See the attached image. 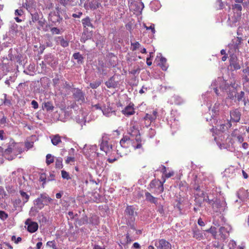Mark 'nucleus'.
I'll list each match as a JSON object with an SVG mask.
<instances>
[{
  "mask_svg": "<svg viewBox=\"0 0 249 249\" xmlns=\"http://www.w3.org/2000/svg\"><path fill=\"white\" fill-rule=\"evenodd\" d=\"M210 89H213L217 96H224L227 95V98L230 99H233L234 96V88L231 86V84L227 83L222 77H218L217 79L213 81ZM244 95L245 92L241 91L235 95V96L238 101H240L242 100Z\"/></svg>",
  "mask_w": 249,
  "mask_h": 249,
  "instance_id": "obj_1",
  "label": "nucleus"
},
{
  "mask_svg": "<svg viewBox=\"0 0 249 249\" xmlns=\"http://www.w3.org/2000/svg\"><path fill=\"white\" fill-rule=\"evenodd\" d=\"M144 141L142 140L141 137L137 138L131 135L124 136L120 140V147L117 149L118 154L121 156L127 155L131 151V148L134 150H141L143 151L142 145Z\"/></svg>",
  "mask_w": 249,
  "mask_h": 249,
  "instance_id": "obj_2",
  "label": "nucleus"
},
{
  "mask_svg": "<svg viewBox=\"0 0 249 249\" xmlns=\"http://www.w3.org/2000/svg\"><path fill=\"white\" fill-rule=\"evenodd\" d=\"M202 196H200V199L199 198H196V202L199 203V206H201V204L203 201H206L209 204L212 205V208L216 212L221 213L225 211L227 208V204L224 199L221 200L220 199H214L210 196H205V195L202 192Z\"/></svg>",
  "mask_w": 249,
  "mask_h": 249,
  "instance_id": "obj_3",
  "label": "nucleus"
},
{
  "mask_svg": "<svg viewBox=\"0 0 249 249\" xmlns=\"http://www.w3.org/2000/svg\"><path fill=\"white\" fill-rule=\"evenodd\" d=\"M219 106L220 104L219 103H215L212 110L213 114L211 118L209 119L208 117H206V119L207 121H209V120H210L211 122V124L213 126L212 129L213 130H214V127H215V129H218V131L224 132L231 126V122H229L228 120L223 123L221 121H218L216 119L214 118L218 112Z\"/></svg>",
  "mask_w": 249,
  "mask_h": 249,
  "instance_id": "obj_4",
  "label": "nucleus"
},
{
  "mask_svg": "<svg viewBox=\"0 0 249 249\" xmlns=\"http://www.w3.org/2000/svg\"><path fill=\"white\" fill-rule=\"evenodd\" d=\"M25 5L26 8L30 13L31 17V19L29 21L30 25H33L34 23H37V29H44L43 27L45 25L46 20L43 18L42 13L29 4H26Z\"/></svg>",
  "mask_w": 249,
  "mask_h": 249,
  "instance_id": "obj_5",
  "label": "nucleus"
},
{
  "mask_svg": "<svg viewBox=\"0 0 249 249\" xmlns=\"http://www.w3.org/2000/svg\"><path fill=\"white\" fill-rule=\"evenodd\" d=\"M21 152V148H19V144L15 143L13 140L11 141L8 146V148L5 149L3 151V149L0 147V152L3 153L4 156L8 160H11L14 159V157L10 156L7 157V155L10 153H13L15 155L17 154L18 152L20 153Z\"/></svg>",
  "mask_w": 249,
  "mask_h": 249,
  "instance_id": "obj_6",
  "label": "nucleus"
},
{
  "mask_svg": "<svg viewBox=\"0 0 249 249\" xmlns=\"http://www.w3.org/2000/svg\"><path fill=\"white\" fill-rule=\"evenodd\" d=\"M52 199L46 194H41L39 197L35 201V206L38 209H41L46 205L52 201Z\"/></svg>",
  "mask_w": 249,
  "mask_h": 249,
  "instance_id": "obj_7",
  "label": "nucleus"
},
{
  "mask_svg": "<svg viewBox=\"0 0 249 249\" xmlns=\"http://www.w3.org/2000/svg\"><path fill=\"white\" fill-rule=\"evenodd\" d=\"M100 149L104 151L107 154L109 153L112 148V142L108 136H103L100 142Z\"/></svg>",
  "mask_w": 249,
  "mask_h": 249,
  "instance_id": "obj_8",
  "label": "nucleus"
},
{
  "mask_svg": "<svg viewBox=\"0 0 249 249\" xmlns=\"http://www.w3.org/2000/svg\"><path fill=\"white\" fill-rule=\"evenodd\" d=\"M230 66L231 68L233 67V70H239L241 68L239 61L235 53L230 54Z\"/></svg>",
  "mask_w": 249,
  "mask_h": 249,
  "instance_id": "obj_9",
  "label": "nucleus"
},
{
  "mask_svg": "<svg viewBox=\"0 0 249 249\" xmlns=\"http://www.w3.org/2000/svg\"><path fill=\"white\" fill-rule=\"evenodd\" d=\"M155 246L157 249H172L171 244L163 239L155 241Z\"/></svg>",
  "mask_w": 249,
  "mask_h": 249,
  "instance_id": "obj_10",
  "label": "nucleus"
},
{
  "mask_svg": "<svg viewBox=\"0 0 249 249\" xmlns=\"http://www.w3.org/2000/svg\"><path fill=\"white\" fill-rule=\"evenodd\" d=\"M73 98L78 103L82 104L85 102V94L79 89H76L73 92Z\"/></svg>",
  "mask_w": 249,
  "mask_h": 249,
  "instance_id": "obj_11",
  "label": "nucleus"
},
{
  "mask_svg": "<svg viewBox=\"0 0 249 249\" xmlns=\"http://www.w3.org/2000/svg\"><path fill=\"white\" fill-rule=\"evenodd\" d=\"M242 40L241 37H237L235 42L229 45L230 53H236L239 52V47L241 44Z\"/></svg>",
  "mask_w": 249,
  "mask_h": 249,
  "instance_id": "obj_12",
  "label": "nucleus"
},
{
  "mask_svg": "<svg viewBox=\"0 0 249 249\" xmlns=\"http://www.w3.org/2000/svg\"><path fill=\"white\" fill-rule=\"evenodd\" d=\"M241 17V15H240L239 14L238 15L234 14L233 16L229 18L228 20V25L231 27L237 26L239 24Z\"/></svg>",
  "mask_w": 249,
  "mask_h": 249,
  "instance_id": "obj_13",
  "label": "nucleus"
},
{
  "mask_svg": "<svg viewBox=\"0 0 249 249\" xmlns=\"http://www.w3.org/2000/svg\"><path fill=\"white\" fill-rule=\"evenodd\" d=\"M129 8L131 10L141 13L144 8V4L141 1L134 2L131 3Z\"/></svg>",
  "mask_w": 249,
  "mask_h": 249,
  "instance_id": "obj_14",
  "label": "nucleus"
},
{
  "mask_svg": "<svg viewBox=\"0 0 249 249\" xmlns=\"http://www.w3.org/2000/svg\"><path fill=\"white\" fill-rule=\"evenodd\" d=\"M26 225L27 226V230L31 233L36 231L38 228V224L36 222H33L30 219H27L25 222Z\"/></svg>",
  "mask_w": 249,
  "mask_h": 249,
  "instance_id": "obj_15",
  "label": "nucleus"
},
{
  "mask_svg": "<svg viewBox=\"0 0 249 249\" xmlns=\"http://www.w3.org/2000/svg\"><path fill=\"white\" fill-rule=\"evenodd\" d=\"M231 229V228L230 226L221 227L219 229V235L220 236L221 238L224 240L227 238Z\"/></svg>",
  "mask_w": 249,
  "mask_h": 249,
  "instance_id": "obj_16",
  "label": "nucleus"
},
{
  "mask_svg": "<svg viewBox=\"0 0 249 249\" xmlns=\"http://www.w3.org/2000/svg\"><path fill=\"white\" fill-rule=\"evenodd\" d=\"M158 113L157 111L153 110L152 113H146L144 117L145 121L148 120V125H150L152 122L154 121L157 117Z\"/></svg>",
  "mask_w": 249,
  "mask_h": 249,
  "instance_id": "obj_17",
  "label": "nucleus"
},
{
  "mask_svg": "<svg viewBox=\"0 0 249 249\" xmlns=\"http://www.w3.org/2000/svg\"><path fill=\"white\" fill-rule=\"evenodd\" d=\"M24 11L21 8L18 9L15 11V17L14 19L17 22H21L24 19Z\"/></svg>",
  "mask_w": 249,
  "mask_h": 249,
  "instance_id": "obj_18",
  "label": "nucleus"
},
{
  "mask_svg": "<svg viewBox=\"0 0 249 249\" xmlns=\"http://www.w3.org/2000/svg\"><path fill=\"white\" fill-rule=\"evenodd\" d=\"M157 57L160 58V62L158 63V65L160 67L163 71H166L168 67L166 63V59L162 56L161 53H159Z\"/></svg>",
  "mask_w": 249,
  "mask_h": 249,
  "instance_id": "obj_19",
  "label": "nucleus"
},
{
  "mask_svg": "<svg viewBox=\"0 0 249 249\" xmlns=\"http://www.w3.org/2000/svg\"><path fill=\"white\" fill-rule=\"evenodd\" d=\"M130 127L128 130V135L131 136H134V137L137 138L138 136L141 137L138 127L132 124H131Z\"/></svg>",
  "mask_w": 249,
  "mask_h": 249,
  "instance_id": "obj_20",
  "label": "nucleus"
},
{
  "mask_svg": "<svg viewBox=\"0 0 249 249\" xmlns=\"http://www.w3.org/2000/svg\"><path fill=\"white\" fill-rule=\"evenodd\" d=\"M125 213L126 215L128 216L131 221H133L134 220V216L136 214V213L134 211V209L132 206H127L125 209Z\"/></svg>",
  "mask_w": 249,
  "mask_h": 249,
  "instance_id": "obj_21",
  "label": "nucleus"
},
{
  "mask_svg": "<svg viewBox=\"0 0 249 249\" xmlns=\"http://www.w3.org/2000/svg\"><path fill=\"white\" fill-rule=\"evenodd\" d=\"M231 119L233 122H238L240 120L241 114L237 109L231 111Z\"/></svg>",
  "mask_w": 249,
  "mask_h": 249,
  "instance_id": "obj_22",
  "label": "nucleus"
},
{
  "mask_svg": "<svg viewBox=\"0 0 249 249\" xmlns=\"http://www.w3.org/2000/svg\"><path fill=\"white\" fill-rule=\"evenodd\" d=\"M55 41L57 44L60 45L64 48L68 47L69 44V41L61 36L55 37Z\"/></svg>",
  "mask_w": 249,
  "mask_h": 249,
  "instance_id": "obj_23",
  "label": "nucleus"
},
{
  "mask_svg": "<svg viewBox=\"0 0 249 249\" xmlns=\"http://www.w3.org/2000/svg\"><path fill=\"white\" fill-rule=\"evenodd\" d=\"M237 196L242 201H244L248 197V192L244 189H240L237 192Z\"/></svg>",
  "mask_w": 249,
  "mask_h": 249,
  "instance_id": "obj_24",
  "label": "nucleus"
},
{
  "mask_svg": "<svg viewBox=\"0 0 249 249\" xmlns=\"http://www.w3.org/2000/svg\"><path fill=\"white\" fill-rule=\"evenodd\" d=\"M122 113L125 116H128L134 114L135 111L132 106L128 105L122 110Z\"/></svg>",
  "mask_w": 249,
  "mask_h": 249,
  "instance_id": "obj_25",
  "label": "nucleus"
},
{
  "mask_svg": "<svg viewBox=\"0 0 249 249\" xmlns=\"http://www.w3.org/2000/svg\"><path fill=\"white\" fill-rule=\"evenodd\" d=\"M106 85L108 88H115L118 86V82L115 81L113 77H112L106 82Z\"/></svg>",
  "mask_w": 249,
  "mask_h": 249,
  "instance_id": "obj_26",
  "label": "nucleus"
},
{
  "mask_svg": "<svg viewBox=\"0 0 249 249\" xmlns=\"http://www.w3.org/2000/svg\"><path fill=\"white\" fill-rule=\"evenodd\" d=\"M145 197L147 200L154 203L156 205L158 204V198L152 196L149 193H145Z\"/></svg>",
  "mask_w": 249,
  "mask_h": 249,
  "instance_id": "obj_27",
  "label": "nucleus"
},
{
  "mask_svg": "<svg viewBox=\"0 0 249 249\" xmlns=\"http://www.w3.org/2000/svg\"><path fill=\"white\" fill-rule=\"evenodd\" d=\"M51 138L52 143L54 145H57L59 143L61 142V137L58 134L51 136Z\"/></svg>",
  "mask_w": 249,
  "mask_h": 249,
  "instance_id": "obj_28",
  "label": "nucleus"
},
{
  "mask_svg": "<svg viewBox=\"0 0 249 249\" xmlns=\"http://www.w3.org/2000/svg\"><path fill=\"white\" fill-rule=\"evenodd\" d=\"M232 10L234 14L238 15L239 14L240 15H241L242 7L241 4H234L232 5Z\"/></svg>",
  "mask_w": 249,
  "mask_h": 249,
  "instance_id": "obj_29",
  "label": "nucleus"
},
{
  "mask_svg": "<svg viewBox=\"0 0 249 249\" xmlns=\"http://www.w3.org/2000/svg\"><path fill=\"white\" fill-rule=\"evenodd\" d=\"M212 91H208L204 94H203L202 97L203 99L205 102H211L212 98V94H211Z\"/></svg>",
  "mask_w": 249,
  "mask_h": 249,
  "instance_id": "obj_30",
  "label": "nucleus"
},
{
  "mask_svg": "<svg viewBox=\"0 0 249 249\" xmlns=\"http://www.w3.org/2000/svg\"><path fill=\"white\" fill-rule=\"evenodd\" d=\"M53 85L54 88L60 91V93L62 94L63 93V89H61L60 87L58 85L59 83V79L57 78H55L53 79Z\"/></svg>",
  "mask_w": 249,
  "mask_h": 249,
  "instance_id": "obj_31",
  "label": "nucleus"
},
{
  "mask_svg": "<svg viewBox=\"0 0 249 249\" xmlns=\"http://www.w3.org/2000/svg\"><path fill=\"white\" fill-rule=\"evenodd\" d=\"M19 193L22 197L23 203H25L27 202L29 200V195H28L26 192H24L22 190H20L19 191Z\"/></svg>",
  "mask_w": 249,
  "mask_h": 249,
  "instance_id": "obj_32",
  "label": "nucleus"
},
{
  "mask_svg": "<svg viewBox=\"0 0 249 249\" xmlns=\"http://www.w3.org/2000/svg\"><path fill=\"white\" fill-rule=\"evenodd\" d=\"M82 24L85 28L92 26L90 18L89 17L82 19Z\"/></svg>",
  "mask_w": 249,
  "mask_h": 249,
  "instance_id": "obj_33",
  "label": "nucleus"
},
{
  "mask_svg": "<svg viewBox=\"0 0 249 249\" xmlns=\"http://www.w3.org/2000/svg\"><path fill=\"white\" fill-rule=\"evenodd\" d=\"M61 89H63V93L62 94H65L64 92H67L68 90H70L71 88V86L68 84L67 82H65V83H63L61 85Z\"/></svg>",
  "mask_w": 249,
  "mask_h": 249,
  "instance_id": "obj_34",
  "label": "nucleus"
},
{
  "mask_svg": "<svg viewBox=\"0 0 249 249\" xmlns=\"http://www.w3.org/2000/svg\"><path fill=\"white\" fill-rule=\"evenodd\" d=\"M194 237L197 239H201L203 237L202 233L198 230H195L194 231Z\"/></svg>",
  "mask_w": 249,
  "mask_h": 249,
  "instance_id": "obj_35",
  "label": "nucleus"
},
{
  "mask_svg": "<svg viewBox=\"0 0 249 249\" xmlns=\"http://www.w3.org/2000/svg\"><path fill=\"white\" fill-rule=\"evenodd\" d=\"M63 159L62 158L58 157L55 160V167L57 168H62L63 167L62 164Z\"/></svg>",
  "mask_w": 249,
  "mask_h": 249,
  "instance_id": "obj_36",
  "label": "nucleus"
},
{
  "mask_svg": "<svg viewBox=\"0 0 249 249\" xmlns=\"http://www.w3.org/2000/svg\"><path fill=\"white\" fill-rule=\"evenodd\" d=\"M101 112L103 113V114L104 115H105L107 117L110 116L112 113V111L111 109L109 108H105H105H103Z\"/></svg>",
  "mask_w": 249,
  "mask_h": 249,
  "instance_id": "obj_37",
  "label": "nucleus"
},
{
  "mask_svg": "<svg viewBox=\"0 0 249 249\" xmlns=\"http://www.w3.org/2000/svg\"><path fill=\"white\" fill-rule=\"evenodd\" d=\"M54 161V157L51 154H47L46 156V162L47 165H50Z\"/></svg>",
  "mask_w": 249,
  "mask_h": 249,
  "instance_id": "obj_38",
  "label": "nucleus"
},
{
  "mask_svg": "<svg viewBox=\"0 0 249 249\" xmlns=\"http://www.w3.org/2000/svg\"><path fill=\"white\" fill-rule=\"evenodd\" d=\"M206 231H207V232L211 233L212 234V235H213V236L215 238H217V232L216 231V229H215V228L214 227H212L211 228H210V229H208Z\"/></svg>",
  "mask_w": 249,
  "mask_h": 249,
  "instance_id": "obj_39",
  "label": "nucleus"
},
{
  "mask_svg": "<svg viewBox=\"0 0 249 249\" xmlns=\"http://www.w3.org/2000/svg\"><path fill=\"white\" fill-rule=\"evenodd\" d=\"M73 57L75 59H77L78 62H82L83 59V56L79 53H74L73 54Z\"/></svg>",
  "mask_w": 249,
  "mask_h": 249,
  "instance_id": "obj_40",
  "label": "nucleus"
},
{
  "mask_svg": "<svg viewBox=\"0 0 249 249\" xmlns=\"http://www.w3.org/2000/svg\"><path fill=\"white\" fill-rule=\"evenodd\" d=\"M8 57L12 61H13V60L16 61L17 62H19V63H20V62L21 61L20 60L21 56L20 54H18L14 57L12 56V55H11L10 54H9L8 55Z\"/></svg>",
  "mask_w": 249,
  "mask_h": 249,
  "instance_id": "obj_41",
  "label": "nucleus"
},
{
  "mask_svg": "<svg viewBox=\"0 0 249 249\" xmlns=\"http://www.w3.org/2000/svg\"><path fill=\"white\" fill-rule=\"evenodd\" d=\"M143 26L147 30H151L153 34L155 33V25L154 24H151L149 26H147L144 24Z\"/></svg>",
  "mask_w": 249,
  "mask_h": 249,
  "instance_id": "obj_42",
  "label": "nucleus"
},
{
  "mask_svg": "<svg viewBox=\"0 0 249 249\" xmlns=\"http://www.w3.org/2000/svg\"><path fill=\"white\" fill-rule=\"evenodd\" d=\"M61 176H62V178L64 179H66L67 180H69L71 178V177L70 176L69 173L66 172L65 170L61 171Z\"/></svg>",
  "mask_w": 249,
  "mask_h": 249,
  "instance_id": "obj_43",
  "label": "nucleus"
},
{
  "mask_svg": "<svg viewBox=\"0 0 249 249\" xmlns=\"http://www.w3.org/2000/svg\"><path fill=\"white\" fill-rule=\"evenodd\" d=\"M101 83V82L99 81H95L93 83H91L90 84V87L93 89H96L100 85Z\"/></svg>",
  "mask_w": 249,
  "mask_h": 249,
  "instance_id": "obj_44",
  "label": "nucleus"
},
{
  "mask_svg": "<svg viewBox=\"0 0 249 249\" xmlns=\"http://www.w3.org/2000/svg\"><path fill=\"white\" fill-rule=\"evenodd\" d=\"M131 49L132 51H135L140 46V44L138 42L131 43Z\"/></svg>",
  "mask_w": 249,
  "mask_h": 249,
  "instance_id": "obj_45",
  "label": "nucleus"
},
{
  "mask_svg": "<svg viewBox=\"0 0 249 249\" xmlns=\"http://www.w3.org/2000/svg\"><path fill=\"white\" fill-rule=\"evenodd\" d=\"M8 217V214L3 211H0V218L2 220H5Z\"/></svg>",
  "mask_w": 249,
  "mask_h": 249,
  "instance_id": "obj_46",
  "label": "nucleus"
},
{
  "mask_svg": "<svg viewBox=\"0 0 249 249\" xmlns=\"http://www.w3.org/2000/svg\"><path fill=\"white\" fill-rule=\"evenodd\" d=\"M47 246L48 247L53 248V249H57L56 246L55 244L54 241H48L47 243Z\"/></svg>",
  "mask_w": 249,
  "mask_h": 249,
  "instance_id": "obj_47",
  "label": "nucleus"
},
{
  "mask_svg": "<svg viewBox=\"0 0 249 249\" xmlns=\"http://www.w3.org/2000/svg\"><path fill=\"white\" fill-rule=\"evenodd\" d=\"M132 242V239H131L130 237L129 236V234H127L125 241L124 243H122V244L124 245H126L128 244H130Z\"/></svg>",
  "mask_w": 249,
  "mask_h": 249,
  "instance_id": "obj_48",
  "label": "nucleus"
},
{
  "mask_svg": "<svg viewBox=\"0 0 249 249\" xmlns=\"http://www.w3.org/2000/svg\"><path fill=\"white\" fill-rule=\"evenodd\" d=\"M75 162V158L73 157H68L65 160L67 164H70Z\"/></svg>",
  "mask_w": 249,
  "mask_h": 249,
  "instance_id": "obj_49",
  "label": "nucleus"
},
{
  "mask_svg": "<svg viewBox=\"0 0 249 249\" xmlns=\"http://www.w3.org/2000/svg\"><path fill=\"white\" fill-rule=\"evenodd\" d=\"M158 207V211L161 214L164 213L163 206L160 203H158V205H156Z\"/></svg>",
  "mask_w": 249,
  "mask_h": 249,
  "instance_id": "obj_50",
  "label": "nucleus"
},
{
  "mask_svg": "<svg viewBox=\"0 0 249 249\" xmlns=\"http://www.w3.org/2000/svg\"><path fill=\"white\" fill-rule=\"evenodd\" d=\"M228 246L230 249H234L236 246V244L233 240H231L230 241Z\"/></svg>",
  "mask_w": 249,
  "mask_h": 249,
  "instance_id": "obj_51",
  "label": "nucleus"
},
{
  "mask_svg": "<svg viewBox=\"0 0 249 249\" xmlns=\"http://www.w3.org/2000/svg\"><path fill=\"white\" fill-rule=\"evenodd\" d=\"M90 35H87L86 34H84L82 35L81 40L82 42H85L86 40L89 39V38H90Z\"/></svg>",
  "mask_w": 249,
  "mask_h": 249,
  "instance_id": "obj_52",
  "label": "nucleus"
},
{
  "mask_svg": "<svg viewBox=\"0 0 249 249\" xmlns=\"http://www.w3.org/2000/svg\"><path fill=\"white\" fill-rule=\"evenodd\" d=\"M51 31L53 34H59L60 30L56 27L51 28Z\"/></svg>",
  "mask_w": 249,
  "mask_h": 249,
  "instance_id": "obj_53",
  "label": "nucleus"
},
{
  "mask_svg": "<svg viewBox=\"0 0 249 249\" xmlns=\"http://www.w3.org/2000/svg\"><path fill=\"white\" fill-rule=\"evenodd\" d=\"M76 121L79 124H80L81 125V126H83V125H85L86 123V120L84 117H82L81 120L80 119H78L76 118Z\"/></svg>",
  "mask_w": 249,
  "mask_h": 249,
  "instance_id": "obj_54",
  "label": "nucleus"
},
{
  "mask_svg": "<svg viewBox=\"0 0 249 249\" xmlns=\"http://www.w3.org/2000/svg\"><path fill=\"white\" fill-rule=\"evenodd\" d=\"M12 240L14 241L15 243H18L21 240V238L19 237L16 238V236H13L12 237Z\"/></svg>",
  "mask_w": 249,
  "mask_h": 249,
  "instance_id": "obj_55",
  "label": "nucleus"
},
{
  "mask_svg": "<svg viewBox=\"0 0 249 249\" xmlns=\"http://www.w3.org/2000/svg\"><path fill=\"white\" fill-rule=\"evenodd\" d=\"M31 105L34 108L36 109L38 107V105L36 101L33 100L31 102Z\"/></svg>",
  "mask_w": 249,
  "mask_h": 249,
  "instance_id": "obj_56",
  "label": "nucleus"
},
{
  "mask_svg": "<svg viewBox=\"0 0 249 249\" xmlns=\"http://www.w3.org/2000/svg\"><path fill=\"white\" fill-rule=\"evenodd\" d=\"M45 107L46 108L47 110H52L53 109V107L51 105L50 103H45Z\"/></svg>",
  "mask_w": 249,
  "mask_h": 249,
  "instance_id": "obj_57",
  "label": "nucleus"
},
{
  "mask_svg": "<svg viewBox=\"0 0 249 249\" xmlns=\"http://www.w3.org/2000/svg\"><path fill=\"white\" fill-rule=\"evenodd\" d=\"M236 137H237V141L239 143H242L243 142L244 139L242 135H238V136H237Z\"/></svg>",
  "mask_w": 249,
  "mask_h": 249,
  "instance_id": "obj_58",
  "label": "nucleus"
},
{
  "mask_svg": "<svg viewBox=\"0 0 249 249\" xmlns=\"http://www.w3.org/2000/svg\"><path fill=\"white\" fill-rule=\"evenodd\" d=\"M5 195V191L3 189V187L2 186H0V196L3 197Z\"/></svg>",
  "mask_w": 249,
  "mask_h": 249,
  "instance_id": "obj_59",
  "label": "nucleus"
},
{
  "mask_svg": "<svg viewBox=\"0 0 249 249\" xmlns=\"http://www.w3.org/2000/svg\"><path fill=\"white\" fill-rule=\"evenodd\" d=\"M34 143L33 142H26L25 143V146L27 149L32 148L33 146Z\"/></svg>",
  "mask_w": 249,
  "mask_h": 249,
  "instance_id": "obj_60",
  "label": "nucleus"
},
{
  "mask_svg": "<svg viewBox=\"0 0 249 249\" xmlns=\"http://www.w3.org/2000/svg\"><path fill=\"white\" fill-rule=\"evenodd\" d=\"M82 12H78V13L73 14L72 17L74 18H79L82 16Z\"/></svg>",
  "mask_w": 249,
  "mask_h": 249,
  "instance_id": "obj_61",
  "label": "nucleus"
},
{
  "mask_svg": "<svg viewBox=\"0 0 249 249\" xmlns=\"http://www.w3.org/2000/svg\"><path fill=\"white\" fill-rule=\"evenodd\" d=\"M6 123V118L3 116L0 120V124H4Z\"/></svg>",
  "mask_w": 249,
  "mask_h": 249,
  "instance_id": "obj_62",
  "label": "nucleus"
},
{
  "mask_svg": "<svg viewBox=\"0 0 249 249\" xmlns=\"http://www.w3.org/2000/svg\"><path fill=\"white\" fill-rule=\"evenodd\" d=\"M160 171L164 174L165 175L166 172V167L163 166V165H161V167H160Z\"/></svg>",
  "mask_w": 249,
  "mask_h": 249,
  "instance_id": "obj_63",
  "label": "nucleus"
},
{
  "mask_svg": "<svg viewBox=\"0 0 249 249\" xmlns=\"http://www.w3.org/2000/svg\"><path fill=\"white\" fill-rule=\"evenodd\" d=\"M198 224L201 226V227H203V226H205V223L203 221V220H202L201 218H199L198 220Z\"/></svg>",
  "mask_w": 249,
  "mask_h": 249,
  "instance_id": "obj_64",
  "label": "nucleus"
}]
</instances>
